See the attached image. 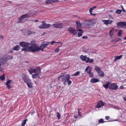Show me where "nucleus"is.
Instances as JSON below:
<instances>
[{
    "label": "nucleus",
    "mask_w": 126,
    "mask_h": 126,
    "mask_svg": "<svg viewBox=\"0 0 126 126\" xmlns=\"http://www.w3.org/2000/svg\"><path fill=\"white\" fill-rule=\"evenodd\" d=\"M0 37L1 39H3V36L2 35H1L0 36Z\"/></svg>",
    "instance_id": "nucleus-58"
},
{
    "label": "nucleus",
    "mask_w": 126,
    "mask_h": 126,
    "mask_svg": "<svg viewBox=\"0 0 126 126\" xmlns=\"http://www.w3.org/2000/svg\"><path fill=\"white\" fill-rule=\"evenodd\" d=\"M92 69V67L90 66H88L87 67L85 71L88 73L91 71Z\"/></svg>",
    "instance_id": "nucleus-25"
},
{
    "label": "nucleus",
    "mask_w": 126,
    "mask_h": 126,
    "mask_svg": "<svg viewBox=\"0 0 126 126\" xmlns=\"http://www.w3.org/2000/svg\"><path fill=\"white\" fill-rule=\"evenodd\" d=\"M120 88L121 89H123L124 88V87L123 85H121L120 87Z\"/></svg>",
    "instance_id": "nucleus-56"
},
{
    "label": "nucleus",
    "mask_w": 126,
    "mask_h": 126,
    "mask_svg": "<svg viewBox=\"0 0 126 126\" xmlns=\"http://www.w3.org/2000/svg\"><path fill=\"white\" fill-rule=\"evenodd\" d=\"M53 27L55 28H62L63 27L62 23L57 22L52 25Z\"/></svg>",
    "instance_id": "nucleus-8"
},
{
    "label": "nucleus",
    "mask_w": 126,
    "mask_h": 126,
    "mask_svg": "<svg viewBox=\"0 0 126 126\" xmlns=\"http://www.w3.org/2000/svg\"><path fill=\"white\" fill-rule=\"evenodd\" d=\"M87 57L86 56H83V55H81L80 57V58L83 61H86Z\"/></svg>",
    "instance_id": "nucleus-24"
},
{
    "label": "nucleus",
    "mask_w": 126,
    "mask_h": 126,
    "mask_svg": "<svg viewBox=\"0 0 126 126\" xmlns=\"http://www.w3.org/2000/svg\"><path fill=\"white\" fill-rule=\"evenodd\" d=\"M93 10V9L92 8H91L90 9L89 12L90 13H92V12Z\"/></svg>",
    "instance_id": "nucleus-51"
},
{
    "label": "nucleus",
    "mask_w": 126,
    "mask_h": 126,
    "mask_svg": "<svg viewBox=\"0 0 126 126\" xmlns=\"http://www.w3.org/2000/svg\"><path fill=\"white\" fill-rule=\"evenodd\" d=\"M20 49V47L18 45H17L16 46H15L13 48V49L14 50H18Z\"/></svg>",
    "instance_id": "nucleus-28"
},
{
    "label": "nucleus",
    "mask_w": 126,
    "mask_h": 126,
    "mask_svg": "<svg viewBox=\"0 0 126 126\" xmlns=\"http://www.w3.org/2000/svg\"><path fill=\"white\" fill-rule=\"evenodd\" d=\"M85 61L86 63H92L93 62L94 60L93 59H89L88 57H87Z\"/></svg>",
    "instance_id": "nucleus-22"
},
{
    "label": "nucleus",
    "mask_w": 126,
    "mask_h": 126,
    "mask_svg": "<svg viewBox=\"0 0 126 126\" xmlns=\"http://www.w3.org/2000/svg\"><path fill=\"white\" fill-rule=\"evenodd\" d=\"M26 84H27V86L29 88H32V84L31 81H30L29 82L27 83Z\"/></svg>",
    "instance_id": "nucleus-29"
},
{
    "label": "nucleus",
    "mask_w": 126,
    "mask_h": 126,
    "mask_svg": "<svg viewBox=\"0 0 126 126\" xmlns=\"http://www.w3.org/2000/svg\"><path fill=\"white\" fill-rule=\"evenodd\" d=\"M105 103L102 101H98V104L96 107L98 108H99L101 107L104 106Z\"/></svg>",
    "instance_id": "nucleus-13"
},
{
    "label": "nucleus",
    "mask_w": 126,
    "mask_h": 126,
    "mask_svg": "<svg viewBox=\"0 0 126 126\" xmlns=\"http://www.w3.org/2000/svg\"><path fill=\"white\" fill-rule=\"evenodd\" d=\"M102 21L104 22V24L107 25L109 24H111L113 21H112L110 19L108 20H102Z\"/></svg>",
    "instance_id": "nucleus-14"
},
{
    "label": "nucleus",
    "mask_w": 126,
    "mask_h": 126,
    "mask_svg": "<svg viewBox=\"0 0 126 126\" xmlns=\"http://www.w3.org/2000/svg\"><path fill=\"white\" fill-rule=\"evenodd\" d=\"M91 77H93L94 76L93 74L91 71L88 73Z\"/></svg>",
    "instance_id": "nucleus-40"
},
{
    "label": "nucleus",
    "mask_w": 126,
    "mask_h": 126,
    "mask_svg": "<svg viewBox=\"0 0 126 126\" xmlns=\"http://www.w3.org/2000/svg\"><path fill=\"white\" fill-rule=\"evenodd\" d=\"M81 110V109H79L78 110V115L80 116H82V115L81 114V112L79 111V110Z\"/></svg>",
    "instance_id": "nucleus-46"
},
{
    "label": "nucleus",
    "mask_w": 126,
    "mask_h": 126,
    "mask_svg": "<svg viewBox=\"0 0 126 126\" xmlns=\"http://www.w3.org/2000/svg\"><path fill=\"white\" fill-rule=\"evenodd\" d=\"M31 46L27 47L25 49H23V50H25L26 51H31L34 52L39 51V47H38L34 41H31L30 43Z\"/></svg>",
    "instance_id": "nucleus-1"
},
{
    "label": "nucleus",
    "mask_w": 126,
    "mask_h": 126,
    "mask_svg": "<svg viewBox=\"0 0 126 126\" xmlns=\"http://www.w3.org/2000/svg\"><path fill=\"white\" fill-rule=\"evenodd\" d=\"M58 0H46L45 2L47 4H52L57 2Z\"/></svg>",
    "instance_id": "nucleus-15"
},
{
    "label": "nucleus",
    "mask_w": 126,
    "mask_h": 126,
    "mask_svg": "<svg viewBox=\"0 0 126 126\" xmlns=\"http://www.w3.org/2000/svg\"><path fill=\"white\" fill-rule=\"evenodd\" d=\"M92 8H93V9L94 10V9L96 8V6H94Z\"/></svg>",
    "instance_id": "nucleus-61"
},
{
    "label": "nucleus",
    "mask_w": 126,
    "mask_h": 126,
    "mask_svg": "<svg viewBox=\"0 0 126 126\" xmlns=\"http://www.w3.org/2000/svg\"><path fill=\"white\" fill-rule=\"evenodd\" d=\"M21 77L24 81L26 83L31 81L28 76L26 74H22L21 75Z\"/></svg>",
    "instance_id": "nucleus-5"
},
{
    "label": "nucleus",
    "mask_w": 126,
    "mask_h": 126,
    "mask_svg": "<svg viewBox=\"0 0 126 126\" xmlns=\"http://www.w3.org/2000/svg\"><path fill=\"white\" fill-rule=\"evenodd\" d=\"M122 55H120L119 56H116L115 57V59L114 60V61L115 62L117 60H119L121 59L122 57Z\"/></svg>",
    "instance_id": "nucleus-26"
},
{
    "label": "nucleus",
    "mask_w": 126,
    "mask_h": 126,
    "mask_svg": "<svg viewBox=\"0 0 126 126\" xmlns=\"http://www.w3.org/2000/svg\"><path fill=\"white\" fill-rule=\"evenodd\" d=\"M33 32L30 31V30H29L27 32V34H30L33 33Z\"/></svg>",
    "instance_id": "nucleus-44"
},
{
    "label": "nucleus",
    "mask_w": 126,
    "mask_h": 126,
    "mask_svg": "<svg viewBox=\"0 0 126 126\" xmlns=\"http://www.w3.org/2000/svg\"><path fill=\"white\" fill-rule=\"evenodd\" d=\"M1 65H2L1 64V63H0V72H3L4 69L2 67L0 66Z\"/></svg>",
    "instance_id": "nucleus-38"
},
{
    "label": "nucleus",
    "mask_w": 126,
    "mask_h": 126,
    "mask_svg": "<svg viewBox=\"0 0 126 126\" xmlns=\"http://www.w3.org/2000/svg\"><path fill=\"white\" fill-rule=\"evenodd\" d=\"M123 39L124 40H126V36L123 38Z\"/></svg>",
    "instance_id": "nucleus-63"
},
{
    "label": "nucleus",
    "mask_w": 126,
    "mask_h": 126,
    "mask_svg": "<svg viewBox=\"0 0 126 126\" xmlns=\"http://www.w3.org/2000/svg\"><path fill=\"white\" fill-rule=\"evenodd\" d=\"M82 50L83 52H86L87 51V49L85 48H82Z\"/></svg>",
    "instance_id": "nucleus-47"
},
{
    "label": "nucleus",
    "mask_w": 126,
    "mask_h": 126,
    "mask_svg": "<svg viewBox=\"0 0 126 126\" xmlns=\"http://www.w3.org/2000/svg\"><path fill=\"white\" fill-rule=\"evenodd\" d=\"M114 29L113 28H112L110 30L109 32L110 36L111 37H112L113 35V31Z\"/></svg>",
    "instance_id": "nucleus-27"
},
{
    "label": "nucleus",
    "mask_w": 126,
    "mask_h": 126,
    "mask_svg": "<svg viewBox=\"0 0 126 126\" xmlns=\"http://www.w3.org/2000/svg\"><path fill=\"white\" fill-rule=\"evenodd\" d=\"M90 14L93 16H95L96 15V14H93L92 13H90Z\"/></svg>",
    "instance_id": "nucleus-59"
},
{
    "label": "nucleus",
    "mask_w": 126,
    "mask_h": 126,
    "mask_svg": "<svg viewBox=\"0 0 126 126\" xmlns=\"http://www.w3.org/2000/svg\"><path fill=\"white\" fill-rule=\"evenodd\" d=\"M11 82V80H9L6 83V85H9V84Z\"/></svg>",
    "instance_id": "nucleus-42"
},
{
    "label": "nucleus",
    "mask_w": 126,
    "mask_h": 126,
    "mask_svg": "<svg viewBox=\"0 0 126 126\" xmlns=\"http://www.w3.org/2000/svg\"><path fill=\"white\" fill-rule=\"evenodd\" d=\"M45 22L44 21H43L42 22V24H44V23H45Z\"/></svg>",
    "instance_id": "nucleus-62"
},
{
    "label": "nucleus",
    "mask_w": 126,
    "mask_h": 126,
    "mask_svg": "<svg viewBox=\"0 0 126 126\" xmlns=\"http://www.w3.org/2000/svg\"><path fill=\"white\" fill-rule=\"evenodd\" d=\"M56 43H58V44L60 43L61 45H62L63 44L62 43H61L60 42H56Z\"/></svg>",
    "instance_id": "nucleus-57"
},
{
    "label": "nucleus",
    "mask_w": 126,
    "mask_h": 126,
    "mask_svg": "<svg viewBox=\"0 0 126 126\" xmlns=\"http://www.w3.org/2000/svg\"><path fill=\"white\" fill-rule=\"evenodd\" d=\"M56 43V42L55 41H52L51 43V44H53L54 43Z\"/></svg>",
    "instance_id": "nucleus-53"
},
{
    "label": "nucleus",
    "mask_w": 126,
    "mask_h": 126,
    "mask_svg": "<svg viewBox=\"0 0 126 126\" xmlns=\"http://www.w3.org/2000/svg\"><path fill=\"white\" fill-rule=\"evenodd\" d=\"M124 100H125V101H126V97H124Z\"/></svg>",
    "instance_id": "nucleus-64"
},
{
    "label": "nucleus",
    "mask_w": 126,
    "mask_h": 126,
    "mask_svg": "<svg viewBox=\"0 0 126 126\" xmlns=\"http://www.w3.org/2000/svg\"><path fill=\"white\" fill-rule=\"evenodd\" d=\"M76 23L77 24L76 28H77V29H78V28H80L81 27L82 24L80 23L79 21H76Z\"/></svg>",
    "instance_id": "nucleus-21"
},
{
    "label": "nucleus",
    "mask_w": 126,
    "mask_h": 126,
    "mask_svg": "<svg viewBox=\"0 0 126 126\" xmlns=\"http://www.w3.org/2000/svg\"><path fill=\"white\" fill-rule=\"evenodd\" d=\"M7 62V61H6L4 58H1L0 59V63H1L2 65L5 64Z\"/></svg>",
    "instance_id": "nucleus-16"
},
{
    "label": "nucleus",
    "mask_w": 126,
    "mask_h": 126,
    "mask_svg": "<svg viewBox=\"0 0 126 126\" xmlns=\"http://www.w3.org/2000/svg\"><path fill=\"white\" fill-rule=\"evenodd\" d=\"M82 24L87 27H89L90 26L94 24L92 20L89 21H85L83 22Z\"/></svg>",
    "instance_id": "nucleus-10"
},
{
    "label": "nucleus",
    "mask_w": 126,
    "mask_h": 126,
    "mask_svg": "<svg viewBox=\"0 0 126 126\" xmlns=\"http://www.w3.org/2000/svg\"><path fill=\"white\" fill-rule=\"evenodd\" d=\"M5 75L3 74L1 76H0V79L2 81H4L5 79Z\"/></svg>",
    "instance_id": "nucleus-30"
},
{
    "label": "nucleus",
    "mask_w": 126,
    "mask_h": 126,
    "mask_svg": "<svg viewBox=\"0 0 126 126\" xmlns=\"http://www.w3.org/2000/svg\"><path fill=\"white\" fill-rule=\"evenodd\" d=\"M121 39L120 38H118L116 39L115 40V42H117L119 41H121Z\"/></svg>",
    "instance_id": "nucleus-49"
},
{
    "label": "nucleus",
    "mask_w": 126,
    "mask_h": 126,
    "mask_svg": "<svg viewBox=\"0 0 126 126\" xmlns=\"http://www.w3.org/2000/svg\"><path fill=\"white\" fill-rule=\"evenodd\" d=\"M110 84V82H107L105 84L103 85V87L106 89H107L108 88Z\"/></svg>",
    "instance_id": "nucleus-20"
},
{
    "label": "nucleus",
    "mask_w": 126,
    "mask_h": 126,
    "mask_svg": "<svg viewBox=\"0 0 126 126\" xmlns=\"http://www.w3.org/2000/svg\"><path fill=\"white\" fill-rule=\"evenodd\" d=\"M70 76L69 74H67L66 76H63V73H62L61 75L58 77V78L59 79L61 78V81L64 84L66 85L67 84V80L68 79H70Z\"/></svg>",
    "instance_id": "nucleus-2"
},
{
    "label": "nucleus",
    "mask_w": 126,
    "mask_h": 126,
    "mask_svg": "<svg viewBox=\"0 0 126 126\" xmlns=\"http://www.w3.org/2000/svg\"><path fill=\"white\" fill-rule=\"evenodd\" d=\"M118 121V119H115V120H114L112 121Z\"/></svg>",
    "instance_id": "nucleus-60"
},
{
    "label": "nucleus",
    "mask_w": 126,
    "mask_h": 126,
    "mask_svg": "<svg viewBox=\"0 0 126 126\" xmlns=\"http://www.w3.org/2000/svg\"><path fill=\"white\" fill-rule=\"evenodd\" d=\"M69 79H68L67 80V82L69 85H70L72 83V82L69 80Z\"/></svg>",
    "instance_id": "nucleus-45"
},
{
    "label": "nucleus",
    "mask_w": 126,
    "mask_h": 126,
    "mask_svg": "<svg viewBox=\"0 0 126 126\" xmlns=\"http://www.w3.org/2000/svg\"><path fill=\"white\" fill-rule=\"evenodd\" d=\"M50 43V42H48L47 43H46L45 44H42L43 46L45 48V47H47V46Z\"/></svg>",
    "instance_id": "nucleus-33"
},
{
    "label": "nucleus",
    "mask_w": 126,
    "mask_h": 126,
    "mask_svg": "<svg viewBox=\"0 0 126 126\" xmlns=\"http://www.w3.org/2000/svg\"><path fill=\"white\" fill-rule=\"evenodd\" d=\"M30 15L27 14L22 15L19 18L18 23H22L25 22L29 17Z\"/></svg>",
    "instance_id": "nucleus-3"
},
{
    "label": "nucleus",
    "mask_w": 126,
    "mask_h": 126,
    "mask_svg": "<svg viewBox=\"0 0 126 126\" xmlns=\"http://www.w3.org/2000/svg\"><path fill=\"white\" fill-rule=\"evenodd\" d=\"M99 79L96 78H93L91 79L90 81L92 83H96L99 82Z\"/></svg>",
    "instance_id": "nucleus-18"
},
{
    "label": "nucleus",
    "mask_w": 126,
    "mask_h": 126,
    "mask_svg": "<svg viewBox=\"0 0 126 126\" xmlns=\"http://www.w3.org/2000/svg\"><path fill=\"white\" fill-rule=\"evenodd\" d=\"M6 85L7 86V87L8 89L11 88L12 87L11 86H10V85Z\"/></svg>",
    "instance_id": "nucleus-48"
},
{
    "label": "nucleus",
    "mask_w": 126,
    "mask_h": 126,
    "mask_svg": "<svg viewBox=\"0 0 126 126\" xmlns=\"http://www.w3.org/2000/svg\"><path fill=\"white\" fill-rule=\"evenodd\" d=\"M68 31L70 33L73 35H75L77 33L76 31L74 29L71 27L69 28Z\"/></svg>",
    "instance_id": "nucleus-12"
},
{
    "label": "nucleus",
    "mask_w": 126,
    "mask_h": 126,
    "mask_svg": "<svg viewBox=\"0 0 126 126\" xmlns=\"http://www.w3.org/2000/svg\"><path fill=\"white\" fill-rule=\"evenodd\" d=\"M19 45L22 47H24L23 48L21 49V51H26L25 50H23V49H25L27 47H29V46L30 45V43L28 42H21L19 43Z\"/></svg>",
    "instance_id": "nucleus-6"
},
{
    "label": "nucleus",
    "mask_w": 126,
    "mask_h": 126,
    "mask_svg": "<svg viewBox=\"0 0 126 126\" xmlns=\"http://www.w3.org/2000/svg\"><path fill=\"white\" fill-rule=\"evenodd\" d=\"M98 122L99 123H102L105 122L104 121V120L103 119H100L99 120Z\"/></svg>",
    "instance_id": "nucleus-36"
},
{
    "label": "nucleus",
    "mask_w": 126,
    "mask_h": 126,
    "mask_svg": "<svg viewBox=\"0 0 126 126\" xmlns=\"http://www.w3.org/2000/svg\"><path fill=\"white\" fill-rule=\"evenodd\" d=\"M88 37L87 36H83L82 37V38L84 39H86Z\"/></svg>",
    "instance_id": "nucleus-55"
},
{
    "label": "nucleus",
    "mask_w": 126,
    "mask_h": 126,
    "mask_svg": "<svg viewBox=\"0 0 126 126\" xmlns=\"http://www.w3.org/2000/svg\"><path fill=\"white\" fill-rule=\"evenodd\" d=\"M121 10L120 9H118L117 10L116 12L118 14H119L121 13Z\"/></svg>",
    "instance_id": "nucleus-43"
},
{
    "label": "nucleus",
    "mask_w": 126,
    "mask_h": 126,
    "mask_svg": "<svg viewBox=\"0 0 126 126\" xmlns=\"http://www.w3.org/2000/svg\"><path fill=\"white\" fill-rule=\"evenodd\" d=\"M77 30L79 31V32L78 33V36L79 37L82 35V33L83 32V31L82 29H77Z\"/></svg>",
    "instance_id": "nucleus-19"
},
{
    "label": "nucleus",
    "mask_w": 126,
    "mask_h": 126,
    "mask_svg": "<svg viewBox=\"0 0 126 126\" xmlns=\"http://www.w3.org/2000/svg\"><path fill=\"white\" fill-rule=\"evenodd\" d=\"M59 49L58 48H57L55 49V52H58L59 51Z\"/></svg>",
    "instance_id": "nucleus-50"
},
{
    "label": "nucleus",
    "mask_w": 126,
    "mask_h": 126,
    "mask_svg": "<svg viewBox=\"0 0 126 126\" xmlns=\"http://www.w3.org/2000/svg\"><path fill=\"white\" fill-rule=\"evenodd\" d=\"M117 26L119 28H124L126 29V22H120L117 23Z\"/></svg>",
    "instance_id": "nucleus-7"
},
{
    "label": "nucleus",
    "mask_w": 126,
    "mask_h": 126,
    "mask_svg": "<svg viewBox=\"0 0 126 126\" xmlns=\"http://www.w3.org/2000/svg\"><path fill=\"white\" fill-rule=\"evenodd\" d=\"M51 26V25L49 24L44 23L41 25L38 26V27L40 29H43L44 28H48Z\"/></svg>",
    "instance_id": "nucleus-9"
},
{
    "label": "nucleus",
    "mask_w": 126,
    "mask_h": 126,
    "mask_svg": "<svg viewBox=\"0 0 126 126\" xmlns=\"http://www.w3.org/2000/svg\"><path fill=\"white\" fill-rule=\"evenodd\" d=\"M109 117H110L109 116H106L105 117V118L106 120H108L109 119Z\"/></svg>",
    "instance_id": "nucleus-54"
},
{
    "label": "nucleus",
    "mask_w": 126,
    "mask_h": 126,
    "mask_svg": "<svg viewBox=\"0 0 126 126\" xmlns=\"http://www.w3.org/2000/svg\"><path fill=\"white\" fill-rule=\"evenodd\" d=\"M28 71L31 74H32L33 73H36V72H35V69L32 68H31Z\"/></svg>",
    "instance_id": "nucleus-17"
},
{
    "label": "nucleus",
    "mask_w": 126,
    "mask_h": 126,
    "mask_svg": "<svg viewBox=\"0 0 126 126\" xmlns=\"http://www.w3.org/2000/svg\"><path fill=\"white\" fill-rule=\"evenodd\" d=\"M117 88L118 87L117 84L114 83L111 84L109 87L110 89L113 90H116L117 89Z\"/></svg>",
    "instance_id": "nucleus-11"
},
{
    "label": "nucleus",
    "mask_w": 126,
    "mask_h": 126,
    "mask_svg": "<svg viewBox=\"0 0 126 126\" xmlns=\"http://www.w3.org/2000/svg\"><path fill=\"white\" fill-rule=\"evenodd\" d=\"M44 47L43 46L42 44L40 46V47H39V51L41 50L42 51H43L44 50Z\"/></svg>",
    "instance_id": "nucleus-35"
},
{
    "label": "nucleus",
    "mask_w": 126,
    "mask_h": 126,
    "mask_svg": "<svg viewBox=\"0 0 126 126\" xmlns=\"http://www.w3.org/2000/svg\"><path fill=\"white\" fill-rule=\"evenodd\" d=\"M57 117L58 119H59L61 117V115L59 112H57Z\"/></svg>",
    "instance_id": "nucleus-41"
},
{
    "label": "nucleus",
    "mask_w": 126,
    "mask_h": 126,
    "mask_svg": "<svg viewBox=\"0 0 126 126\" xmlns=\"http://www.w3.org/2000/svg\"><path fill=\"white\" fill-rule=\"evenodd\" d=\"M122 31L121 30H120L118 33V35L119 36H120L122 34Z\"/></svg>",
    "instance_id": "nucleus-39"
},
{
    "label": "nucleus",
    "mask_w": 126,
    "mask_h": 126,
    "mask_svg": "<svg viewBox=\"0 0 126 126\" xmlns=\"http://www.w3.org/2000/svg\"><path fill=\"white\" fill-rule=\"evenodd\" d=\"M27 120V119H26L24 121H23L22 122V124L21 125V126H24V125L26 124V122Z\"/></svg>",
    "instance_id": "nucleus-34"
},
{
    "label": "nucleus",
    "mask_w": 126,
    "mask_h": 126,
    "mask_svg": "<svg viewBox=\"0 0 126 126\" xmlns=\"http://www.w3.org/2000/svg\"><path fill=\"white\" fill-rule=\"evenodd\" d=\"M80 73V72L79 71L76 72L75 73L72 75V76H75L79 75Z\"/></svg>",
    "instance_id": "nucleus-32"
},
{
    "label": "nucleus",
    "mask_w": 126,
    "mask_h": 126,
    "mask_svg": "<svg viewBox=\"0 0 126 126\" xmlns=\"http://www.w3.org/2000/svg\"><path fill=\"white\" fill-rule=\"evenodd\" d=\"M121 8L122 9L123 11L125 12H126V11L124 9L123 6L122 5H121Z\"/></svg>",
    "instance_id": "nucleus-52"
},
{
    "label": "nucleus",
    "mask_w": 126,
    "mask_h": 126,
    "mask_svg": "<svg viewBox=\"0 0 126 126\" xmlns=\"http://www.w3.org/2000/svg\"><path fill=\"white\" fill-rule=\"evenodd\" d=\"M35 69V72H36V73H41V69L40 67H37Z\"/></svg>",
    "instance_id": "nucleus-23"
},
{
    "label": "nucleus",
    "mask_w": 126,
    "mask_h": 126,
    "mask_svg": "<svg viewBox=\"0 0 126 126\" xmlns=\"http://www.w3.org/2000/svg\"><path fill=\"white\" fill-rule=\"evenodd\" d=\"M95 69L97 72L98 75L100 77H103L104 76V74L100 69V68L97 66L95 67Z\"/></svg>",
    "instance_id": "nucleus-4"
},
{
    "label": "nucleus",
    "mask_w": 126,
    "mask_h": 126,
    "mask_svg": "<svg viewBox=\"0 0 126 126\" xmlns=\"http://www.w3.org/2000/svg\"><path fill=\"white\" fill-rule=\"evenodd\" d=\"M38 75V73L35 74H33L32 75V77L33 79H35L37 77V75Z\"/></svg>",
    "instance_id": "nucleus-37"
},
{
    "label": "nucleus",
    "mask_w": 126,
    "mask_h": 126,
    "mask_svg": "<svg viewBox=\"0 0 126 126\" xmlns=\"http://www.w3.org/2000/svg\"><path fill=\"white\" fill-rule=\"evenodd\" d=\"M6 60H9L12 59L13 58V57L10 55H7L5 56V57Z\"/></svg>",
    "instance_id": "nucleus-31"
}]
</instances>
